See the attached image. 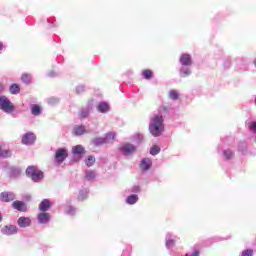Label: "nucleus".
I'll use <instances>...</instances> for the list:
<instances>
[{"instance_id": "f257e3e1", "label": "nucleus", "mask_w": 256, "mask_h": 256, "mask_svg": "<svg viewBox=\"0 0 256 256\" xmlns=\"http://www.w3.org/2000/svg\"><path fill=\"white\" fill-rule=\"evenodd\" d=\"M149 131L153 137H161L163 131H165V124H163V116L155 115L150 120Z\"/></svg>"}, {"instance_id": "f03ea898", "label": "nucleus", "mask_w": 256, "mask_h": 256, "mask_svg": "<svg viewBox=\"0 0 256 256\" xmlns=\"http://www.w3.org/2000/svg\"><path fill=\"white\" fill-rule=\"evenodd\" d=\"M26 175L34 183H39L40 181H43V178L45 177V175L43 174V171L39 170V168H37L35 166H29L26 169Z\"/></svg>"}, {"instance_id": "7ed1b4c3", "label": "nucleus", "mask_w": 256, "mask_h": 256, "mask_svg": "<svg viewBox=\"0 0 256 256\" xmlns=\"http://www.w3.org/2000/svg\"><path fill=\"white\" fill-rule=\"evenodd\" d=\"M0 109L4 111V113H13L15 106H13L10 99L5 96H0Z\"/></svg>"}, {"instance_id": "20e7f679", "label": "nucleus", "mask_w": 256, "mask_h": 256, "mask_svg": "<svg viewBox=\"0 0 256 256\" xmlns=\"http://www.w3.org/2000/svg\"><path fill=\"white\" fill-rule=\"evenodd\" d=\"M69 157V152L66 148H58L55 152L54 161L55 163H58V165H61L65 159Z\"/></svg>"}, {"instance_id": "39448f33", "label": "nucleus", "mask_w": 256, "mask_h": 256, "mask_svg": "<svg viewBox=\"0 0 256 256\" xmlns=\"http://www.w3.org/2000/svg\"><path fill=\"white\" fill-rule=\"evenodd\" d=\"M18 232L19 228L11 224L5 225L4 227L1 228V234L6 235L8 237H10L11 235H17Z\"/></svg>"}, {"instance_id": "423d86ee", "label": "nucleus", "mask_w": 256, "mask_h": 256, "mask_svg": "<svg viewBox=\"0 0 256 256\" xmlns=\"http://www.w3.org/2000/svg\"><path fill=\"white\" fill-rule=\"evenodd\" d=\"M135 151H137V147H135V145L130 143H126L120 147V152L122 155H126V156L133 155Z\"/></svg>"}, {"instance_id": "0eeeda50", "label": "nucleus", "mask_w": 256, "mask_h": 256, "mask_svg": "<svg viewBox=\"0 0 256 256\" xmlns=\"http://www.w3.org/2000/svg\"><path fill=\"white\" fill-rule=\"evenodd\" d=\"M36 139L37 137H35V134L33 132H27L22 136V143L23 145H33Z\"/></svg>"}, {"instance_id": "6e6552de", "label": "nucleus", "mask_w": 256, "mask_h": 256, "mask_svg": "<svg viewBox=\"0 0 256 256\" xmlns=\"http://www.w3.org/2000/svg\"><path fill=\"white\" fill-rule=\"evenodd\" d=\"M16 195L13 192H2L0 193V201L3 203H11V201H15Z\"/></svg>"}, {"instance_id": "1a4fd4ad", "label": "nucleus", "mask_w": 256, "mask_h": 256, "mask_svg": "<svg viewBox=\"0 0 256 256\" xmlns=\"http://www.w3.org/2000/svg\"><path fill=\"white\" fill-rule=\"evenodd\" d=\"M92 110H93V100L89 101L88 105L80 111L79 113L80 119H87V117H89V113H91Z\"/></svg>"}, {"instance_id": "9d476101", "label": "nucleus", "mask_w": 256, "mask_h": 256, "mask_svg": "<svg viewBox=\"0 0 256 256\" xmlns=\"http://www.w3.org/2000/svg\"><path fill=\"white\" fill-rule=\"evenodd\" d=\"M17 224L22 229H25L27 227H31V218L22 216V217L18 218Z\"/></svg>"}, {"instance_id": "9b49d317", "label": "nucleus", "mask_w": 256, "mask_h": 256, "mask_svg": "<svg viewBox=\"0 0 256 256\" xmlns=\"http://www.w3.org/2000/svg\"><path fill=\"white\" fill-rule=\"evenodd\" d=\"M180 63L184 67H191V65H193V60L191 59V55L182 54L180 57Z\"/></svg>"}, {"instance_id": "f8f14e48", "label": "nucleus", "mask_w": 256, "mask_h": 256, "mask_svg": "<svg viewBox=\"0 0 256 256\" xmlns=\"http://www.w3.org/2000/svg\"><path fill=\"white\" fill-rule=\"evenodd\" d=\"M13 209H16V211L25 212L27 211V204L23 201L16 200L12 203Z\"/></svg>"}, {"instance_id": "ddd939ff", "label": "nucleus", "mask_w": 256, "mask_h": 256, "mask_svg": "<svg viewBox=\"0 0 256 256\" xmlns=\"http://www.w3.org/2000/svg\"><path fill=\"white\" fill-rule=\"evenodd\" d=\"M50 219L51 215L49 213L41 212L38 214V223H40V225L49 223Z\"/></svg>"}, {"instance_id": "4468645a", "label": "nucleus", "mask_w": 256, "mask_h": 256, "mask_svg": "<svg viewBox=\"0 0 256 256\" xmlns=\"http://www.w3.org/2000/svg\"><path fill=\"white\" fill-rule=\"evenodd\" d=\"M85 133H87V129L83 125H76L73 128V135H76L77 137L85 135Z\"/></svg>"}, {"instance_id": "2eb2a0df", "label": "nucleus", "mask_w": 256, "mask_h": 256, "mask_svg": "<svg viewBox=\"0 0 256 256\" xmlns=\"http://www.w3.org/2000/svg\"><path fill=\"white\" fill-rule=\"evenodd\" d=\"M51 208V202L49 201V199H44L40 205H39V210L42 213H45V211H49V209Z\"/></svg>"}, {"instance_id": "dca6fc26", "label": "nucleus", "mask_w": 256, "mask_h": 256, "mask_svg": "<svg viewBox=\"0 0 256 256\" xmlns=\"http://www.w3.org/2000/svg\"><path fill=\"white\" fill-rule=\"evenodd\" d=\"M151 159L149 158H144L142 159L141 163H140V167L143 171H149V169H151Z\"/></svg>"}, {"instance_id": "f3484780", "label": "nucleus", "mask_w": 256, "mask_h": 256, "mask_svg": "<svg viewBox=\"0 0 256 256\" xmlns=\"http://www.w3.org/2000/svg\"><path fill=\"white\" fill-rule=\"evenodd\" d=\"M97 111H99V113H107L109 111V104H107V102H100L97 105Z\"/></svg>"}, {"instance_id": "a211bd4d", "label": "nucleus", "mask_w": 256, "mask_h": 256, "mask_svg": "<svg viewBox=\"0 0 256 256\" xmlns=\"http://www.w3.org/2000/svg\"><path fill=\"white\" fill-rule=\"evenodd\" d=\"M73 155H84L85 153V147L82 145H76L72 148Z\"/></svg>"}, {"instance_id": "6ab92c4d", "label": "nucleus", "mask_w": 256, "mask_h": 256, "mask_svg": "<svg viewBox=\"0 0 256 256\" xmlns=\"http://www.w3.org/2000/svg\"><path fill=\"white\" fill-rule=\"evenodd\" d=\"M138 201H139V196H137V194H132L128 196L126 199V203H128V205H135V203H137Z\"/></svg>"}, {"instance_id": "aec40b11", "label": "nucleus", "mask_w": 256, "mask_h": 256, "mask_svg": "<svg viewBox=\"0 0 256 256\" xmlns=\"http://www.w3.org/2000/svg\"><path fill=\"white\" fill-rule=\"evenodd\" d=\"M31 114L34 115V117H39V115H41V107L37 104H33L31 106Z\"/></svg>"}, {"instance_id": "412c9836", "label": "nucleus", "mask_w": 256, "mask_h": 256, "mask_svg": "<svg viewBox=\"0 0 256 256\" xmlns=\"http://www.w3.org/2000/svg\"><path fill=\"white\" fill-rule=\"evenodd\" d=\"M179 73H180V77H189L192 71H191V68L189 67H181Z\"/></svg>"}, {"instance_id": "4be33fe9", "label": "nucleus", "mask_w": 256, "mask_h": 256, "mask_svg": "<svg viewBox=\"0 0 256 256\" xmlns=\"http://www.w3.org/2000/svg\"><path fill=\"white\" fill-rule=\"evenodd\" d=\"M104 141L106 144L113 143L115 141V133L109 132L105 135Z\"/></svg>"}, {"instance_id": "5701e85b", "label": "nucleus", "mask_w": 256, "mask_h": 256, "mask_svg": "<svg viewBox=\"0 0 256 256\" xmlns=\"http://www.w3.org/2000/svg\"><path fill=\"white\" fill-rule=\"evenodd\" d=\"M92 143L95 145V147H99L100 145H105L107 144L105 142V138H101V137H96L92 140Z\"/></svg>"}, {"instance_id": "b1692460", "label": "nucleus", "mask_w": 256, "mask_h": 256, "mask_svg": "<svg viewBox=\"0 0 256 256\" xmlns=\"http://www.w3.org/2000/svg\"><path fill=\"white\" fill-rule=\"evenodd\" d=\"M85 164L87 165V167H93V165H95V156H88V158L85 161Z\"/></svg>"}, {"instance_id": "393cba45", "label": "nucleus", "mask_w": 256, "mask_h": 256, "mask_svg": "<svg viewBox=\"0 0 256 256\" xmlns=\"http://www.w3.org/2000/svg\"><path fill=\"white\" fill-rule=\"evenodd\" d=\"M175 245V240L171 239V235H167L166 236V247L168 249H171V247H173Z\"/></svg>"}, {"instance_id": "a878e982", "label": "nucleus", "mask_w": 256, "mask_h": 256, "mask_svg": "<svg viewBox=\"0 0 256 256\" xmlns=\"http://www.w3.org/2000/svg\"><path fill=\"white\" fill-rule=\"evenodd\" d=\"M169 99H171L172 101H177L179 99V93L175 90H170Z\"/></svg>"}, {"instance_id": "bb28decb", "label": "nucleus", "mask_w": 256, "mask_h": 256, "mask_svg": "<svg viewBox=\"0 0 256 256\" xmlns=\"http://www.w3.org/2000/svg\"><path fill=\"white\" fill-rule=\"evenodd\" d=\"M87 195H89V191L87 189H83L80 191L78 199L83 201V199H87Z\"/></svg>"}, {"instance_id": "cd10ccee", "label": "nucleus", "mask_w": 256, "mask_h": 256, "mask_svg": "<svg viewBox=\"0 0 256 256\" xmlns=\"http://www.w3.org/2000/svg\"><path fill=\"white\" fill-rule=\"evenodd\" d=\"M21 81L25 83V85H29L31 83V75L30 74H23L21 77Z\"/></svg>"}, {"instance_id": "c85d7f7f", "label": "nucleus", "mask_w": 256, "mask_h": 256, "mask_svg": "<svg viewBox=\"0 0 256 256\" xmlns=\"http://www.w3.org/2000/svg\"><path fill=\"white\" fill-rule=\"evenodd\" d=\"M19 91H20L19 85L12 84L10 86V93H12V95H17V93H19Z\"/></svg>"}, {"instance_id": "c756f323", "label": "nucleus", "mask_w": 256, "mask_h": 256, "mask_svg": "<svg viewBox=\"0 0 256 256\" xmlns=\"http://www.w3.org/2000/svg\"><path fill=\"white\" fill-rule=\"evenodd\" d=\"M159 153H161V148L157 145H154L151 149H150V154H152L153 156L155 155H159Z\"/></svg>"}, {"instance_id": "7c9ffc66", "label": "nucleus", "mask_w": 256, "mask_h": 256, "mask_svg": "<svg viewBox=\"0 0 256 256\" xmlns=\"http://www.w3.org/2000/svg\"><path fill=\"white\" fill-rule=\"evenodd\" d=\"M142 75L144 79H151V77H153V72H151V70H144Z\"/></svg>"}, {"instance_id": "2f4dec72", "label": "nucleus", "mask_w": 256, "mask_h": 256, "mask_svg": "<svg viewBox=\"0 0 256 256\" xmlns=\"http://www.w3.org/2000/svg\"><path fill=\"white\" fill-rule=\"evenodd\" d=\"M67 215H75V208L73 206H68L65 209Z\"/></svg>"}, {"instance_id": "473e14b6", "label": "nucleus", "mask_w": 256, "mask_h": 256, "mask_svg": "<svg viewBox=\"0 0 256 256\" xmlns=\"http://www.w3.org/2000/svg\"><path fill=\"white\" fill-rule=\"evenodd\" d=\"M248 129H249V131H251L252 133H256V121L250 122V123L248 124Z\"/></svg>"}, {"instance_id": "72a5a7b5", "label": "nucleus", "mask_w": 256, "mask_h": 256, "mask_svg": "<svg viewBox=\"0 0 256 256\" xmlns=\"http://www.w3.org/2000/svg\"><path fill=\"white\" fill-rule=\"evenodd\" d=\"M0 157H11V151L0 148Z\"/></svg>"}, {"instance_id": "f704fd0d", "label": "nucleus", "mask_w": 256, "mask_h": 256, "mask_svg": "<svg viewBox=\"0 0 256 256\" xmlns=\"http://www.w3.org/2000/svg\"><path fill=\"white\" fill-rule=\"evenodd\" d=\"M96 175L94 171H88L86 172V179L88 181H91V179H95Z\"/></svg>"}, {"instance_id": "c9c22d12", "label": "nucleus", "mask_w": 256, "mask_h": 256, "mask_svg": "<svg viewBox=\"0 0 256 256\" xmlns=\"http://www.w3.org/2000/svg\"><path fill=\"white\" fill-rule=\"evenodd\" d=\"M57 103H59V98L51 97L48 99L49 105H57Z\"/></svg>"}, {"instance_id": "e433bc0d", "label": "nucleus", "mask_w": 256, "mask_h": 256, "mask_svg": "<svg viewBox=\"0 0 256 256\" xmlns=\"http://www.w3.org/2000/svg\"><path fill=\"white\" fill-rule=\"evenodd\" d=\"M225 159H231L233 157V152L231 150H224Z\"/></svg>"}, {"instance_id": "4c0bfd02", "label": "nucleus", "mask_w": 256, "mask_h": 256, "mask_svg": "<svg viewBox=\"0 0 256 256\" xmlns=\"http://www.w3.org/2000/svg\"><path fill=\"white\" fill-rule=\"evenodd\" d=\"M241 256H253V250H251V249L244 250L242 252Z\"/></svg>"}, {"instance_id": "58836bf2", "label": "nucleus", "mask_w": 256, "mask_h": 256, "mask_svg": "<svg viewBox=\"0 0 256 256\" xmlns=\"http://www.w3.org/2000/svg\"><path fill=\"white\" fill-rule=\"evenodd\" d=\"M84 91H85V86L83 85L77 86L76 93H78V95H81V93H83Z\"/></svg>"}, {"instance_id": "ea45409f", "label": "nucleus", "mask_w": 256, "mask_h": 256, "mask_svg": "<svg viewBox=\"0 0 256 256\" xmlns=\"http://www.w3.org/2000/svg\"><path fill=\"white\" fill-rule=\"evenodd\" d=\"M133 193H139L141 191V188L139 186H134L132 188Z\"/></svg>"}, {"instance_id": "a19ab883", "label": "nucleus", "mask_w": 256, "mask_h": 256, "mask_svg": "<svg viewBox=\"0 0 256 256\" xmlns=\"http://www.w3.org/2000/svg\"><path fill=\"white\" fill-rule=\"evenodd\" d=\"M49 77H57V73H55V71H51L48 73Z\"/></svg>"}, {"instance_id": "79ce46f5", "label": "nucleus", "mask_w": 256, "mask_h": 256, "mask_svg": "<svg viewBox=\"0 0 256 256\" xmlns=\"http://www.w3.org/2000/svg\"><path fill=\"white\" fill-rule=\"evenodd\" d=\"M137 137H138V139H139L140 141H141V139H143V135H141V134H138Z\"/></svg>"}, {"instance_id": "37998d69", "label": "nucleus", "mask_w": 256, "mask_h": 256, "mask_svg": "<svg viewBox=\"0 0 256 256\" xmlns=\"http://www.w3.org/2000/svg\"><path fill=\"white\" fill-rule=\"evenodd\" d=\"M3 50V43L0 42V51Z\"/></svg>"}, {"instance_id": "c03bdc74", "label": "nucleus", "mask_w": 256, "mask_h": 256, "mask_svg": "<svg viewBox=\"0 0 256 256\" xmlns=\"http://www.w3.org/2000/svg\"><path fill=\"white\" fill-rule=\"evenodd\" d=\"M3 91V85L0 84V92Z\"/></svg>"}, {"instance_id": "a18cd8bd", "label": "nucleus", "mask_w": 256, "mask_h": 256, "mask_svg": "<svg viewBox=\"0 0 256 256\" xmlns=\"http://www.w3.org/2000/svg\"><path fill=\"white\" fill-rule=\"evenodd\" d=\"M189 256H192V254H189Z\"/></svg>"}]
</instances>
